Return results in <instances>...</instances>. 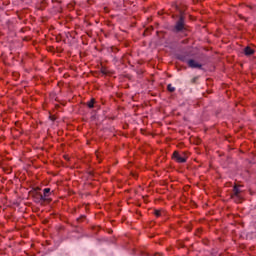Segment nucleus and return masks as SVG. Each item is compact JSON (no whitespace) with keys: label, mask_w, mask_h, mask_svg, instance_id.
<instances>
[{"label":"nucleus","mask_w":256,"mask_h":256,"mask_svg":"<svg viewBox=\"0 0 256 256\" xmlns=\"http://www.w3.org/2000/svg\"><path fill=\"white\" fill-rule=\"evenodd\" d=\"M172 158L175 159L177 163L187 162V154H185V152L179 153L178 151H175Z\"/></svg>","instance_id":"obj_1"},{"label":"nucleus","mask_w":256,"mask_h":256,"mask_svg":"<svg viewBox=\"0 0 256 256\" xmlns=\"http://www.w3.org/2000/svg\"><path fill=\"white\" fill-rule=\"evenodd\" d=\"M185 27V20L183 17H180L179 21L176 23L175 29L176 31H183Z\"/></svg>","instance_id":"obj_2"},{"label":"nucleus","mask_w":256,"mask_h":256,"mask_svg":"<svg viewBox=\"0 0 256 256\" xmlns=\"http://www.w3.org/2000/svg\"><path fill=\"white\" fill-rule=\"evenodd\" d=\"M188 65L189 67H191L192 69H201V64H199V62L195 61V60H189L188 61Z\"/></svg>","instance_id":"obj_3"},{"label":"nucleus","mask_w":256,"mask_h":256,"mask_svg":"<svg viewBox=\"0 0 256 256\" xmlns=\"http://www.w3.org/2000/svg\"><path fill=\"white\" fill-rule=\"evenodd\" d=\"M49 193H51V188H45L43 190V195H41V197H40L41 201H47V199L49 197Z\"/></svg>","instance_id":"obj_4"},{"label":"nucleus","mask_w":256,"mask_h":256,"mask_svg":"<svg viewBox=\"0 0 256 256\" xmlns=\"http://www.w3.org/2000/svg\"><path fill=\"white\" fill-rule=\"evenodd\" d=\"M253 53H255V50H253V48L247 46L245 49H244V54L249 56V55H253Z\"/></svg>","instance_id":"obj_5"},{"label":"nucleus","mask_w":256,"mask_h":256,"mask_svg":"<svg viewBox=\"0 0 256 256\" xmlns=\"http://www.w3.org/2000/svg\"><path fill=\"white\" fill-rule=\"evenodd\" d=\"M167 89L168 91H170V93H173L175 91V87H173V85L171 84H168Z\"/></svg>","instance_id":"obj_6"},{"label":"nucleus","mask_w":256,"mask_h":256,"mask_svg":"<svg viewBox=\"0 0 256 256\" xmlns=\"http://www.w3.org/2000/svg\"><path fill=\"white\" fill-rule=\"evenodd\" d=\"M234 195H235L236 197L239 196V188H237V186L234 187Z\"/></svg>","instance_id":"obj_7"},{"label":"nucleus","mask_w":256,"mask_h":256,"mask_svg":"<svg viewBox=\"0 0 256 256\" xmlns=\"http://www.w3.org/2000/svg\"><path fill=\"white\" fill-rule=\"evenodd\" d=\"M94 105H95V102H93V100L90 101V102L88 103L89 109H93Z\"/></svg>","instance_id":"obj_8"},{"label":"nucleus","mask_w":256,"mask_h":256,"mask_svg":"<svg viewBox=\"0 0 256 256\" xmlns=\"http://www.w3.org/2000/svg\"><path fill=\"white\" fill-rule=\"evenodd\" d=\"M155 215H156V217H159V216L161 215V211L156 210V211H155Z\"/></svg>","instance_id":"obj_9"},{"label":"nucleus","mask_w":256,"mask_h":256,"mask_svg":"<svg viewBox=\"0 0 256 256\" xmlns=\"http://www.w3.org/2000/svg\"><path fill=\"white\" fill-rule=\"evenodd\" d=\"M102 73H107V72H105V70H102Z\"/></svg>","instance_id":"obj_10"}]
</instances>
